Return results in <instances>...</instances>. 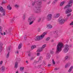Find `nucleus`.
Here are the masks:
<instances>
[{
	"mask_svg": "<svg viewBox=\"0 0 73 73\" xmlns=\"http://www.w3.org/2000/svg\"><path fill=\"white\" fill-rule=\"evenodd\" d=\"M59 16H60V14H57L54 15V18H57Z\"/></svg>",
	"mask_w": 73,
	"mask_h": 73,
	"instance_id": "f3484780",
	"label": "nucleus"
},
{
	"mask_svg": "<svg viewBox=\"0 0 73 73\" xmlns=\"http://www.w3.org/2000/svg\"><path fill=\"white\" fill-rule=\"evenodd\" d=\"M17 53L18 54V53H19V51H17Z\"/></svg>",
	"mask_w": 73,
	"mask_h": 73,
	"instance_id": "680f3d73",
	"label": "nucleus"
},
{
	"mask_svg": "<svg viewBox=\"0 0 73 73\" xmlns=\"http://www.w3.org/2000/svg\"><path fill=\"white\" fill-rule=\"evenodd\" d=\"M70 66V63H68L66 64L65 66V68H68V67Z\"/></svg>",
	"mask_w": 73,
	"mask_h": 73,
	"instance_id": "ddd939ff",
	"label": "nucleus"
},
{
	"mask_svg": "<svg viewBox=\"0 0 73 73\" xmlns=\"http://www.w3.org/2000/svg\"><path fill=\"white\" fill-rule=\"evenodd\" d=\"M58 0H55V1L53 2L54 4H56V3H57V1H58Z\"/></svg>",
	"mask_w": 73,
	"mask_h": 73,
	"instance_id": "c9c22d12",
	"label": "nucleus"
},
{
	"mask_svg": "<svg viewBox=\"0 0 73 73\" xmlns=\"http://www.w3.org/2000/svg\"><path fill=\"white\" fill-rule=\"evenodd\" d=\"M50 37H48L47 38H46V41H49V40H50Z\"/></svg>",
	"mask_w": 73,
	"mask_h": 73,
	"instance_id": "473e14b6",
	"label": "nucleus"
},
{
	"mask_svg": "<svg viewBox=\"0 0 73 73\" xmlns=\"http://www.w3.org/2000/svg\"><path fill=\"white\" fill-rule=\"evenodd\" d=\"M28 56H29V57H31V53L29 52V54H28Z\"/></svg>",
	"mask_w": 73,
	"mask_h": 73,
	"instance_id": "49530a36",
	"label": "nucleus"
},
{
	"mask_svg": "<svg viewBox=\"0 0 73 73\" xmlns=\"http://www.w3.org/2000/svg\"><path fill=\"white\" fill-rule=\"evenodd\" d=\"M5 1H6L5 0H3L2 3H1V4H5V3H6V2H5Z\"/></svg>",
	"mask_w": 73,
	"mask_h": 73,
	"instance_id": "2f4dec72",
	"label": "nucleus"
},
{
	"mask_svg": "<svg viewBox=\"0 0 73 73\" xmlns=\"http://www.w3.org/2000/svg\"><path fill=\"white\" fill-rule=\"evenodd\" d=\"M70 25H73V22H72L71 23H70Z\"/></svg>",
	"mask_w": 73,
	"mask_h": 73,
	"instance_id": "09e8293b",
	"label": "nucleus"
},
{
	"mask_svg": "<svg viewBox=\"0 0 73 73\" xmlns=\"http://www.w3.org/2000/svg\"><path fill=\"white\" fill-rule=\"evenodd\" d=\"M9 52L8 54H7V55L6 56L7 58H8L9 57Z\"/></svg>",
	"mask_w": 73,
	"mask_h": 73,
	"instance_id": "c756f323",
	"label": "nucleus"
},
{
	"mask_svg": "<svg viewBox=\"0 0 73 73\" xmlns=\"http://www.w3.org/2000/svg\"><path fill=\"white\" fill-rule=\"evenodd\" d=\"M64 4V2H61L60 4V5L61 7H62V5H63V4Z\"/></svg>",
	"mask_w": 73,
	"mask_h": 73,
	"instance_id": "7c9ffc66",
	"label": "nucleus"
},
{
	"mask_svg": "<svg viewBox=\"0 0 73 73\" xmlns=\"http://www.w3.org/2000/svg\"><path fill=\"white\" fill-rule=\"evenodd\" d=\"M73 3V0H70V1L68 2V5L64 7V9L65 8H70L72 6V3Z\"/></svg>",
	"mask_w": 73,
	"mask_h": 73,
	"instance_id": "39448f33",
	"label": "nucleus"
},
{
	"mask_svg": "<svg viewBox=\"0 0 73 73\" xmlns=\"http://www.w3.org/2000/svg\"><path fill=\"white\" fill-rule=\"evenodd\" d=\"M1 19H0V23H1Z\"/></svg>",
	"mask_w": 73,
	"mask_h": 73,
	"instance_id": "0e129e2a",
	"label": "nucleus"
},
{
	"mask_svg": "<svg viewBox=\"0 0 73 73\" xmlns=\"http://www.w3.org/2000/svg\"><path fill=\"white\" fill-rule=\"evenodd\" d=\"M59 69V68H56L55 69H54V70H58Z\"/></svg>",
	"mask_w": 73,
	"mask_h": 73,
	"instance_id": "ea45409f",
	"label": "nucleus"
},
{
	"mask_svg": "<svg viewBox=\"0 0 73 73\" xmlns=\"http://www.w3.org/2000/svg\"><path fill=\"white\" fill-rule=\"evenodd\" d=\"M43 1H44V2H45L46 1V0H42Z\"/></svg>",
	"mask_w": 73,
	"mask_h": 73,
	"instance_id": "5fc2aeb1",
	"label": "nucleus"
},
{
	"mask_svg": "<svg viewBox=\"0 0 73 73\" xmlns=\"http://www.w3.org/2000/svg\"><path fill=\"white\" fill-rule=\"evenodd\" d=\"M35 58V57H31V60H33V59H34V58Z\"/></svg>",
	"mask_w": 73,
	"mask_h": 73,
	"instance_id": "a19ab883",
	"label": "nucleus"
},
{
	"mask_svg": "<svg viewBox=\"0 0 73 73\" xmlns=\"http://www.w3.org/2000/svg\"><path fill=\"white\" fill-rule=\"evenodd\" d=\"M22 46L23 45H22V43H20L18 46V49H21Z\"/></svg>",
	"mask_w": 73,
	"mask_h": 73,
	"instance_id": "a211bd4d",
	"label": "nucleus"
},
{
	"mask_svg": "<svg viewBox=\"0 0 73 73\" xmlns=\"http://www.w3.org/2000/svg\"><path fill=\"white\" fill-rule=\"evenodd\" d=\"M35 3H36L35 2H34L33 3H32V5H33H33H34L35 4Z\"/></svg>",
	"mask_w": 73,
	"mask_h": 73,
	"instance_id": "37998d69",
	"label": "nucleus"
},
{
	"mask_svg": "<svg viewBox=\"0 0 73 73\" xmlns=\"http://www.w3.org/2000/svg\"><path fill=\"white\" fill-rule=\"evenodd\" d=\"M50 53L51 54H53L54 53V51H53L52 50H50Z\"/></svg>",
	"mask_w": 73,
	"mask_h": 73,
	"instance_id": "393cba45",
	"label": "nucleus"
},
{
	"mask_svg": "<svg viewBox=\"0 0 73 73\" xmlns=\"http://www.w3.org/2000/svg\"><path fill=\"white\" fill-rule=\"evenodd\" d=\"M36 63H37V61H36V60H34L33 64L34 65H36Z\"/></svg>",
	"mask_w": 73,
	"mask_h": 73,
	"instance_id": "b1692460",
	"label": "nucleus"
},
{
	"mask_svg": "<svg viewBox=\"0 0 73 73\" xmlns=\"http://www.w3.org/2000/svg\"><path fill=\"white\" fill-rule=\"evenodd\" d=\"M40 52H38L37 54V55L38 56H40Z\"/></svg>",
	"mask_w": 73,
	"mask_h": 73,
	"instance_id": "c03bdc74",
	"label": "nucleus"
},
{
	"mask_svg": "<svg viewBox=\"0 0 73 73\" xmlns=\"http://www.w3.org/2000/svg\"><path fill=\"white\" fill-rule=\"evenodd\" d=\"M0 11L1 13H3V16H5V10L3 9V8L1 6L0 7Z\"/></svg>",
	"mask_w": 73,
	"mask_h": 73,
	"instance_id": "6e6552de",
	"label": "nucleus"
},
{
	"mask_svg": "<svg viewBox=\"0 0 73 73\" xmlns=\"http://www.w3.org/2000/svg\"><path fill=\"white\" fill-rule=\"evenodd\" d=\"M16 73H19V71H17L16 72Z\"/></svg>",
	"mask_w": 73,
	"mask_h": 73,
	"instance_id": "bf43d9fd",
	"label": "nucleus"
},
{
	"mask_svg": "<svg viewBox=\"0 0 73 73\" xmlns=\"http://www.w3.org/2000/svg\"><path fill=\"white\" fill-rule=\"evenodd\" d=\"M37 67L36 66H34V69H37Z\"/></svg>",
	"mask_w": 73,
	"mask_h": 73,
	"instance_id": "8fccbe9b",
	"label": "nucleus"
},
{
	"mask_svg": "<svg viewBox=\"0 0 73 73\" xmlns=\"http://www.w3.org/2000/svg\"><path fill=\"white\" fill-rule=\"evenodd\" d=\"M33 11L36 13H39L41 12V9H37V6H35V7L34 8Z\"/></svg>",
	"mask_w": 73,
	"mask_h": 73,
	"instance_id": "0eeeda50",
	"label": "nucleus"
},
{
	"mask_svg": "<svg viewBox=\"0 0 73 73\" xmlns=\"http://www.w3.org/2000/svg\"><path fill=\"white\" fill-rule=\"evenodd\" d=\"M73 66H71L69 70H68V72H70L71 71H72V70L73 69Z\"/></svg>",
	"mask_w": 73,
	"mask_h": 73,
	"instance_id": "6ab92c4d",
	"label": "nucleus"
},
{
	"mask_svg": "<svg viewBox=\"0 0 73 73\" xmlns=\"http://www.w3.org/2000/svg\"><path fill=\"white\" fill-rule=\"evenodd\" d=\"M69 50V45L68 44H66L64 45V49L63 50L64 53H66Z\"/></svg>",
	"mask_w": 73,
	"mask_h": 73,
	"instance_id": "7ed1b4c3",
	"label": "nucleus"
},
{
	"mask_svg": "<svg viewBox=\"0 0 73 73\" xmlns=\"http://www.w3.org/2000/svg\"><path fill=\"white\" fill-rule=\"evenodd\" d=\"M6 32L7 33H8V32H7V31H6Z\"/></svg>",
	"mask_w": 73,
	"mask_h": 73,
	"instance_id": "338daca9",
	"label": "nucleus"
},
{
	"mask_svg": "<svg viewBox=\"0 0 73 73\" xmlns=\"http://www.w3.org/2000/svg\"><path fill=\"white\" fill-rule=\"evenodd\" d=\"M63 46H64L63 43H62L61 42H59L56 46V53H60L62 50V49Z\"/></svg>",
	"mask_w": 73,
	"mask_h": 73,
	"instance_id": "f257e3e1",
	"label": "nucleus"
},
{
	"mask_svg": "<svg viewBox=\"0 0 73 73\" xmlns=\"http://www.w3.org/2000/svg\"><path fill=\"white\" fill-rule=\"evenodd\" d=\"M42 58H43V57L42 56H40L39 57V61H40V60H42Z\"/></svg>",
	"mask_w": 73,
	"mask_h": 73,
	"instance_id": "cd10ccee",
	"label": "nucleus"
},
{
	"mask_svg": "<svg viewBox=\"0 0 73 73\" xmlns=\"http://www.w3.org/2000/svg\"><path fill=\"white\" fill-rule=\"evenodd\" d=\"M2 32V28L1 26H0V33H1Z\"/></svg>",
	"mask_w": 73,
	"mask_h": 73,
	"instance_id": "f704fd0d",
	"label": "nucleus"
},
{
	"mask_svg": "<svg viewBox=\"0 0 73 73\" xmlns=\"http://www.w3.org/2000/svg\"><path fill=\"white\" fill-rule=\"evenodd\" d=\"M15 7L16 8H19V5H15Z\"/></svg>",
	"mask_w": 73,
	"mask_h": 73,
	"instance_id": "4c0bfd02",
	"label": "nucleus"
},
{
	"mask_svg": "<svg viewBox=\"0 0 73 73\" xmlns=\"http://www.w3.org/2000/svg\"><path fill=\"white\" fill-rule=\"evenodd\" d=\"M24 69V67H21L20 68V70L21 71H23Z\"/></svg>",
	"mask_w": 73,
	"mask_h": 73,
	"instance_id": "a878e982",
	"label": "nucleus"
},
{
	"mask_svg": "<svg viewBox=\"0 0 73 73\" xmlns=\"http://www.w3.org/2000/svg\"><path fill=\"white\" fill-rule=\"evenodd\" d=\"M71 16V14H67V16L68 17H69V16Z\"/></svg>",
	"mask_w": 73,
	"mask_h": 73,
	"instance_id": "58836bf2",
	"label": "nucleus"
},
{
	"mask_svg": "<svg viewBox=\"0 0 73 73\" xmlns=\"http://www.w3.org/2000/svg\"><path fill=\"white\" fill-rule=\"evenodd\" d=\"M36 20V18L32 16L30 17L28 19V21L29 23L31 22V21H35Z\"/></svg>",
	"mask_w": 73,
	"mask_h": 73,
	"instance_id": "1a4fd4ad",
	"label": "nucleus"
},
{
	"mask_svg": "<svg viewBox=\"0 0 73 73\" xmlns=\"http://www.w3.org/2000/svg\"><path fill=\"white\" fill-rule=\"evenodd\" d=\"M1 35H3V33H1Z\"/></svg>",
	"mask_w": 73,
	"mask_h": 73,
	"instance_id": "052dcab7",
	"label": "nucleus"
},
{
	"mask_svg": "<svg viewBox=\"0 0 73 73\" xmlns=\"http://www.w3.org/2000/svg\"><path fill=\"white\" fill-rule=\"evenodd\" d=\"M43 51V49H42L41 48L40 50H38L36 51L37 53L40 52H42Z\"/></svg>",
	"mask_w": 73,
	"mask_h": 73,
	"instance_id": "4be33fe9",
	"label": "nucleus"
},
{
	"mask_svg": "<svg viewBox=\"0 0 73 73\" xmlns=\"http://www.w3.org/2000/svg\"><path fill=\"white\" fill-rule=\"evenodd\" d=\"M41 18H39L38 20V22H40L41 21Z\"/></svg>",
	"mask_w": 73,
	"mask_h": 73,
	"instance_id": "e433bc0d",
	"label": "nucleus"
},
{
	"mask_svg": "<svg viewBox=\"0 0 73 73\" xmlns=\"http://www.w3.org/2000/svg\"><path fill=\"white\" fill-rule=\"evenodd\" d=\"M42 3V1L41 0H38V1H37L36 2V4H38V5H35V8H36V6L37 7V8H41L42 6L41 5H40Z\"/></svg>",
	"mask_w": 73,
	"mask_h": 73,
	"instance_id": "20e7f679",
	"label": "nucleus"
},
{
	"mask_svg": "<svg viewBox=\"0 0 73 73\" xmlns=\"http://www.w3.org/2000/svg\"><path fill=\"white\" fill-rule=\"evenodd\" d=\"M26 63H27V64H28V61H26Z\"/></svg>",
	"mask_w": 73,
	"mask_h": 73,
	"instance_id": "13d9d810",
	"label": "nucleus"
},
{
	"mask_svg": "<svg viewBox=\"0 0 73 73\" xmlns=\"http://www.w3.org/2000/svg\"><path fill=\"white\" fill-rule=\"evenodd\" d=\"M0 70L2 72H4L5 70V67L4 66H2L0 68Z\"/></svg>",
	"mask_w": 73,
	"mask_h": 73,
	"instance_id": "f8f14e48",
	"label": "nucleus"
},
{
	"mask_svg": "<svg viewBox=\"0 0 73 73\" xmlns=\"http://www.w3.org/2000/svg\"><path fill=\"white\" fill-rule=\"evenodd\" d=\"M47 27L48 28V29H52V28H53L52 25L50 24H49L47 25Z\"/></svg>",
	"mask_w": 73,
	"mask_h": 73,
	"instance_id": "4468645a",
	"label": "nucleus"
},
{
	"mask_svg": "<svg viewBox=\"0 0 73 73\" xmlns=\"http://www.w3.org/2000/svg\"><path fill=\"white\" fill-rule=\"evenodd\" d=\"M46 46V44H43L42 47L41 48V49H44V48Z\"/></svg>",
	"mask_w": 73,
	"mask_h": 73,
	"instance_id": "5701e85b",
	"label": "nucleus"
},
{
	"mask_svg": "<svg viewBox=\"0 0 73 73\" xmlns=\"http://www.w3.org/2000/svg\"><path fill=\"white\" fill-rule=\"evenodd\" d=\"M2 48V46H0V50H1V48Z\"/></svg>",
	"mask_w": 73,
	"mask_h": 73,
	"instance_id": "864d4df0",
	"label": "nucleus"
},
{
	"mask_svg": "<svg viewBox=\"0 0 73 73\" xmlns=\"http://www.w3.org/2000/svg\"><path fill=\"white\" fill-rule=\"evenodd\" d=\"M52 64L53 65H55L56 64V62H55L54 61V60L53 59H52Z\"/></svg>",
	"mask_w": 73,
	"mask_h": 73,
	"instance_id": "72a5a7b5",
	"label": "nucleus"
},
{
	"mask_svg": "<svg viewBox=\"0 0 73 73\" xmlns=\"http://www.w3.org/2000/svg\"><path fill=\"white\" fill-rule=\"evenodd\" d=\"M48 4H50V1H49L48 2Z\"/></svg>",
	"mask_w": 73,
	"mask_h": 73,
	"instance_id": "4d7b16f0",
	"label": "nucleus"
},
{
	"mask_svg": "<svg viewBox=\"0 0 73 73\" xmlns=\"http://www.w3.org/2000/svg\"><path fill=\"white\" fill-rule=\"evenodd\" d=\"M18 64V63L17 62H15V68H16V69L17 68V67L18 66H17V65Z\"/></svg>",
	"mask_w": 73,
	"mask_h": 73,
	"instance_id": "412c9836",
	"label": "nucleus"
},
{
	"mask_svg": "<svg viewBox=\"0 0 73 73\" xmlns=\"http://www.w3.org/2000/svg\"><path fill=\"white\" fill-rule=\"evenodd\" d=\"M26 16H27V15L26 14H23V18L24 20H25V17H26Z\"/></svg>",
	"mask_w": 73,
	"mask_h": 73,
	"instance_id": "aec40b11",
	"label": "nucleus"
},
{
	"mask_svg": "<svg viewBox=\"0 0 73 73\" xmlns=\"http://www.w3.org/2000/svg\"><path fill=\"white\" fill-rule=\"evenodd\" d=\"M46 35V32H44L40 35V36H38L36 37L35 39L36 41H37L40 40H41V39H42V38H44V37H45V36Z\"/></svg>",
	"mask_w": 73,
	"mask_h": 73,
	"instance_id": "f03ea898",
	"label": "nucleus"
},
{
	"mask_svg": "<svg viewBox=\"0 0 73 73\" xmlns=\"http://www.w3.org/2000/svg\"><path fill=\"white\" fill-rule=\"evenodd\" d=\"M51 66V64H48V66L49 67Z\"/></svg>",
	"mask_w": 73,
	"mask_h": 73,
	"instance_id": "3c124183",
	"label": "nucleus"
},
{
	"mask_svg": "<svg viewBox=\"0 0 73 73\" xmlns=\"http://www.w3.org/2000/svg\"><path fill=\"white\" fill-rule=\"evenodd\" d=\"M36 46L35 45L31 47V49H33L34 48H36Z\"/></svg>",
	"mask_w": 73,
	"mask_h": 73,
	"instance_id": "bb28decb",
	"label": "nucleus"
},
{
	"mask_svg": "<svg viewBox=\"0 0 73 73\" xmlns=\"http://www.w3.org/2000/svg\"><path fill=\"white\" fill-rule=\"evenodd\" d=\"M65 21V20L64 19H61L59 21V22L61 24H63L64 22Z\"/></svg>",
	"mask_w": 73,
	"mask_h": 73,
	"instance_id": "9b49d317",
	"label": "nucleus"
},
{
	"mask_svg": "<svg viewBox=\"0 0 73 73\" xmlns=\"http://www.w3.org/2000/svg\"><path fill=\"white\" fill-rule=\"evenodd\" d=\"M68 17H67L66 18V19H68Z\"/></svg>",
	"mask_w": 73,
	"mask_h": 73,
	"instance_id": "e2e57ef3",
	"label": "nucleus"
},
{
	"mask_svg": "<svg viewBox=\"0 0 73 73\" xmlns=\"http://www.w3.org/2000/svg\"><path fill=\"white\" fill-rule=\"evenodd\" d=\"M43 66H45V63H43Z\"/></svg>",
	"mask_w": 73,
	"mask_h": 73,
	"instance_id": "603ef678",
	"label": "nucleus"
},
{
	"mask_svg": "<svg viewBox=\"0 0 73 73\" xmlns=\"http://www.w3.org/2000/svg\"><path fill=\"white\" fill-rule=\"evenodd\" d=\"M52 50H54V48H52Z\"/></svg>",
	"mask_w": 73,
	"mask_h": 73,
	"instance_id": "774afa93",
	"label": "nucleus"
},
{
	"mask_svg": "<svg viewBox=\"0 0 73 73\" xmlns=\"http://www.w3.org/2000/svg\"><path fill=\"white\" fill-rule=\"evenodd\" d=\"M52 18V15L49 14L47 15L46 17V20L47 21H49L51 20Z\"/></svg>",
	"mask_w": 73,
	"mask_h": 73,
	"instance_id": "423d86ee",
	"label": "nucleus"
},
{
	"mask_svg": "<svg viewBox=\"0 0 73 73\" xmlns=\"http://www.w3.org/2000/svg\"><path fill=\"white\" fill-rule=\"evenodd\" d=\"M34 21H32L29 22V25H32Z\"/></svg>",
	"mask_w": 73,
	"mask_h": 73,
	"instance_id": "c85d7f7f",
	"label": "nucleus"
},
{
	"mask_svg": "<svg viewBox=\"0 0 73 73\" xmlns=\"http://www.w3.org/2000/svg\"><path fill=\"white\" fill-rule=\"evenodd\" d=\"M7 8L9 10L11 11L12 9V7H10V5H9L7 6Z\"/></svg>",
	"mask_w": 73,
	"mask_h": 73,
	"instance_id": "dca6fc26",
	"label": "nucleus"
},
{
	"mask_svg": "<svg viewBox=\"0 0 73 73\" xmlns=\"http://www.w3.org/2000/svg\"><path fill=\"white\" fill-rule=\"evenodd\" d=\"M37 68H38V69H40V68H41V65L38 66Z\"/></svg>",
	"mask_w": 73,
	"mask_h": 73,
	"instance_id": "79ce46f5",
	"label": "nucleus"
},
{
	"mask_svg": "<svg viewBox=\"0 0 73 73\" xmlns=\"http://www.w3.org/2000/svg\"><path fill=\"white\" fill-rule=\"evenodd\" d=\"M3 34H4V35H6V33H5V32H4L3 33Z\"/></svg>",
	"mask_w": 73,
	"mask_h": 73,
	"instance_id": "6e6d98bb",
	"label": "nucleus"
},
{
	"mask_svg": "<svg viewBox=\"0 0 73 73\" xmlns=\"http://www.w3.org/2000/svg\"><path fill=\"white\" fill-rule=\"evenodd\" d=\"M3 61H1L0 62V65H2V64H3Z\"/></svg>",
	"mask_w": 73,
	"mask_h": 73,
	"instance_id": "a18cd8bd",
	"label": "nucleus"
},
{
	"mask_svg": "<svg viewBox=\"0 0 73 73\" xmlns=\"http://www.w3.org/2000/svg\"><path fill=\"white\" fill-rule=\"evenodd\" d=\"M71 12H72V10L71 9L68 8L66 11V14H68L69 13H70Z\"/></svg>",
	"mask_w": 73,
	"mask_h": 73,
	"instance_id": "9d476101",
	"label": "nucleus"
},
{
	"mask_svg": "<svg viewBox=\"0 0 73 73\" xmlns=\"http://www.w3.org/2000/svg\"><path fill=\"white\" fill-rule=\"evenodd\" d=\"M65 58V59L66 60V59H68V56H66Z\"/></svg>",
	"mask_w": 73,
	"mask_h": 73,
	"instance_id": "de8ad7c7",
	"label": "nucleus"
},
{
	"mask_svg": "<svg viewBox=\"0 0 73 73\" xmlns=\"http://www.w3.org/2000/svg\"><path fill=\"white\" fill-rule=\"evenodd\" d=\"M9 50H10V48H9Z\"/></svg>",
	"mask_w": 73,
	"mask_h": 73,
	"instance_id": "69168bd1",
	"label": "nucleus"
},
{
	"mask_svg": "<svg viewBox=\"0 0 73 73\" xmlns=\"http://www.w3.org/2000/svg\"><path fill=\"white\" fill-rule=\"evenodd\" d=\"M46 57L48 59H49L50 57V54H47L46 55Z\"/></svg>",
	"mask_w": 73,
	"mask_h": 73,
	"instance_id": "2eb2a0df",
	"label": "nucleus"
}]
</instances>
